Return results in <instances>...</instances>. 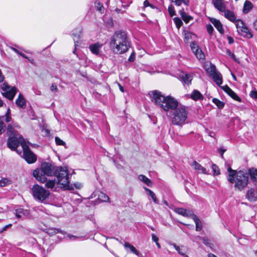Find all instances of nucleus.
<instances>
[{"mask_svg": "<svg viewBox=\"0 0 257 257\" xmlns=\"http://www.w3.org/2000/svg\"><path fill=\"white\" fill-rule=\"evenodd\" d=\"M109 47L115 54L126 53L131 47V42L126 32L121 30L116 31L110 38Z\"/></svg>", "mask_w": 257, "mask_h": 257, "instance_id": "f257e3e1", "label": "nucleus"}, {"mask_svg": "<svg viewBox=\"0 0 257 257\" xmlns=\"http://www.w3.org/2000/svg\"><path fill=\"white\" fill-rule=\"evenodd\" d=\"M152 101L158 107L165 111L175 110L178 106V101L170 96H165L158 90H154L149 93Z\"/></svg>", "mask_w": 257, "mask_h": 257, "instance_id": "f03ea898", "label": "nucleus"}, {"mask_svg": "<svg viewBox=\"0 0 257 257\" xmlns=\"http://www.w3.org/2000/svg\"><path fill=\"white\" fill-rule=\"evenodd\" d=\"M228 175L227 180L231 183H234V187L239 191L243 190L248 182V175L243 171L236 172L232 170L230 166H228Z\"/></svg>", "mask_w": 257, "mask_h": 257, "instance_id": "7ed1b4c3", "label": "nucleus"}, {"mask_svg": "<svg viewBox=\"0 0 257 257\" xmlns=\"http://www.w3.org/2000/svg\"><path fill=\"white\" fill-rule=\"evenodd\" d=\"M13 126L18 127V125L14 123L13 125L9 123L7 126V134L9 136L7 145H34L24 139Z\"/></svg>", "mask_w": 257, "mask_h": 257, "instance_id": "20e7f679", "label": "nucleus"}, {"mask_svg": "<svg viewBox=\"0 0 257 257\" xmlns=\"http://www.w3.org/2000/svg\"><path fill=\"white\" fill-rule=\"evenodd\" d=\"M54 175L57 177V184L60 185V187L68 190L71 189L69 185L70 175L66 167H57Z\"/></svg>", "mask_w": 257, "mask_h": 257, "instance_id": "39448f33", "label": "nucleus"}, {"mask_svg": "<svg viewBox=\"0 0 257 257\" xmlns=\"http://www.w3.org/2000/svg\"><path fill=\"white\" fill-rule=\"evenodd\" d=\"M13 151H16L19 155L23 154L24 159L29 163L32 164L37 160L36 156L30 151L29 146H8Z\"/></svg>", "mask_w": 257, "mask_h": 257, "instance_id": "423d86ee", "label": "nucleus"}, {"mask_svg": "<svg viewBox=\"0 0 257 257\" xmlns=\"http://www.w3.org/2000/svg\"><path fill=\"white\" fill-rule=\"evenodd\" d=\"M188 112L185 106L177 107L174 112L172 122L175 125H181L185 123Z\"/></svg>", "mask_w": 257, "mask_h": 257, "instance_id": "0eeeda50", "label": "nucleus"}, {"mask_svg": "<svg viewBox=\"0 0 257 257\" xmlns=\"http://www.w3.org/2000/svg\"><path fill=\"white\" fill-rule=\"evenodd\" d=\"M32 192L34 198L41 202H44L46 199H48L50 194L49 191L38 184L34 185L33 186Z\"/></svg>", "mask_w": 257, "mask_h": 257, "instance_id": "6e6552de", "label": "nucleus"}, {"mask_svg": "<svg viewBox=\"0 0 257 257\" xmlns=\"http://www.w3.org/2000/svg\"><path fill=\"white\" fill-rule=\"evenodd\" d=\"M33 176L40 182L45 183V186L47 188L53 189L56 185V181L55 180H47V178L45 175L41 174L40 171L37 169L35 170L33 173Z\"/></svg>", "mask_w": 257, "mask_h": 257, "instance_id": "1a4fd4ad", "label": "nucleus"}, {"mask_svg": "<svg viewBox=\"0 0 257 257\" xmlns=\"http://www.w3.org/2000/svg\"><path fill=\"white\" fill-rule=\"evenodd\" d=\"M206 70L217 85L220 86V85L222 84L223 82L222 75L221 73L216 70V67L214 64H211L206 69Z\"/></svg>", "mask_w": 257, "mask_h": 257, "instance_id": "9d476101", "label": "nucleus"}, {"mask_svg": "<svg viewBox=\"0 0 257 257\" xmlns=\"http://www.w3.org/2000/svg\"><path fill=\"white\" fill-rule=\"evenodd\" d=\"M1 91L3 95L10 100L13 99L17 92L15 87H11L7 83H4L1 85Z\"/></svg>", "mask_w": 257, "mask_h": 257, "instance_id": "9b49d317", "label": "nucleus"}, {"mask_svg": "<svg viewBox=\"0 0 257 257\" xmlns=\"http://www.w3.org/2000/svg\"><path fill=\"white\" fill-rule=\"evenodd\" d=\"M235 22L237 32L240 35L248 38H252L253 35L249 31L248 28L245 25L242 20L240 19L236 20Z\"/></svg>", "mask_w": 257, "mask_h": 257, "instance_id": "f8f14e48", "label": "nucleus"}, {"mask_svg": "<svg viewBox=\"0 0 257 257\" xmlns=\"http://www.w3.org/2000/svg\"><path fill=\"white\" fill-rule=\"evenodd\" d=\"M39 170L40 171L41 174L45 176L47 175L48 176L54 175L56 171L55 166L48 162H44L42 163L41 168Z\"/></svg>", "mask_w": 257, "mask_h": 257, "instance_id": "ddd939ff", "label": "nucleus"}, {"mask_svg": "<svg viewBox=\"0 0 257 257\" xmlns=\"http://www.w3.org/2000/svg\"><path fill=\"white\" fill-rule=\"evenodd\" d=\"M14 213L18 219L24 220L29 217L30 212L27 209L19 208L15 210Z\"/></svg>", "mask_w": 257, "mask_h": 257, "instance_id": "4468645a", "label": "nucleus"}, {"mask_svg": "<svg viewBox=\"0 0 257 257\" xmlns=\"http://www.w3.org/2000/svg\"><path fill=\"white\" fill-rule=\"evenodd\" d=\"M180 79L182 83L187 85L191 84L193 75L188 73H182L179 75Z\"/></svg>", "mask_w": 257, "mask_h": 257, "instance_id": "2eb2a0df", "label": "nucleus"}, {"mask_svg": "<svg viewBox=\"0 0 257 257\" xmlns=\"http://www.w3.org/2000/svg\"><path fill=\"white\" fill-rule=\"evenodd\" d=\"M246 198L251 201L254 202L257 200V188H251L246 193Z\"/></svg>", "mask_w": 257, "mask_h": 257, "instance_id": "dca6fc26", "label": "nucleus"}, {"mask_svg": "<svg viewBox=\"0 0 257 257\" xmlns=\"http://www.w3.org/2000/svg\"><path fill=\"white\" fill-rule=\"evenodd\" d=\"M82 29L80 28H77L74 29L72 31V36L73 38V41L74 42L75 46H77V43H78V40L82 36Z\"/></svg>", "mask_w": 257, "mask_h": 257, "instance_id": "f3484780", "label": "nucleus"}, {"mask_svg": "<svg viewBox=\"0 0 257 257\" xmlns=\"http://www.w3.org/2000/svg\"><path fill=\"white\" fill-rule=\"evenodd\" d=\"M175 211L178 214L182 215L183 216L190 217L192 219L193 216L195 215L192 211L183 208H177L175 209Z\"/></svg>", "mask_w": 257, "mask_h": 257, "instance_id": "a211bd4d", "label": "nucleus"}, {"mask_svg": "<svg viewBox=\"0 0 257 257\" xmlns=\"http://www.w3.org/2000/svg\"><path fill=\"white\" fill-rule=\"evenodd\" d=\"M102 44L100 43H96L90 45L89 47V49L92 53L97 55L99 54L100 49L102 48Z\"/></svg>", "mask_w": 257, "mask_h": 257, "instance_id": "6ab92c4d", "label": "nucleus"}, {"mask_svg": "<svg viewBox=\"0 0 257 257\" xmlns=\"http://www.w3.org/2000/svg\"><path fill=\"white\" fill-rule=\"evenodd\" d=\"M210 21L214 26L216 29L221 34H223L224 33L223 26L219 20L215 18H210Z\"/></svg>", "mask_w": 257, "mask_h": 257, "instance_id": "aec40b11", "label": "nucleus"}, {"mask_svg": "<svg viewBox=\"0 0 257 257\" xmlns=\"http://www.w3.org/2000/svg\"><path fill=\"white\" fill-rule=\"evenodd\" d=\"M190 165L193 168V169L199 172L202 173L204 174H208V173L206 169L202 167L200 164L197 163L196 161H194L192 163L190 164Z\"/></svg>", "mask_w": 257, "mask_h": 257, "instance_id": "412c9836", "label": "nucleus"}, {"mask_svg": "<svg viewBox=\"0 0 257 257\" xmlns=\"http://www.w3.org/2000/svg\"><path fill=\"white\" fill-rule=\"evenodd\" d=\"M212 3L214 7L219 11L224 13L226 11L225 5L222 2L218 1L217 0H212Z\"/></svg>", "mask_w": 257, "mask_h": 257, "instance_id": "4be33fe9", "label": "nucleus"}, {"mask_svg": "<svg viewBox=\"0 0 257 257\" xmlns=\"http://www.w3.org/2000/svg\"><path fill=\"white\" fill-rule=\"evenodd\" d=\"M16 104L21 108H25L26 106V100L21 93H20L18 98L16 100Z\"/></svg>", "mask_w": 257, "mask_h": 257, "instance_id": "5701e85b", "label": "nucleus"}, {"mask_svg": "<svg viewBox=\"0 0 257 257\" xmlns=\"http://www.w3.org/2000/svg\"><path fill=\"white\" fill-rule=\"evenodd\" d=\"M190 98L195 101L202 100L203 95L197 90H194L190 95Z\"/></svg>", "mask_w": 257, "mask_h": 257, "instance_id": "b1692460", "label": "nucleus"}, {"mask_svg": "<svg viewBox=\"0 0 257 257\" xmlns=\"http://www.w3.org/2000/svg\"><path fill=\"white\" fill-rule=\"evenodd\" d=\"M224 17L232 22H235L236 21V17L232 11L227 10L224 13Z\"/></svg>", "mask_w": 257, "mask_h": 257, "instance_id": "393cba45", "label": "nucleus"}, {"mask_svg": "<svg viewBox=\"0 0 257 257\" xmlns=\"http://www.w3.org/2000/svg\"><path fill=\"white\" fill-rule=\"evenodd\" d=\"M172 245L175 247V248L177 250L178 253L181 255L185 256L188 257V256L186 254V248L184 246H178L175 243H173Z\"/></svg>", "mask_w": 257, "mask_h": 257, "instance_id": "a878e982", "label": "nucleus"}, {"mask_svg": "<svg viewBox=\"0 0 257 257\" xmlns=\"http://www.w3.org/2000/svg\"><path fill=\"white\" fill-rule=\"evenodd\" d=\"M180 15L181 16L183 20L186 23H188L191 20L193 19V18L190 16L188 15L184 11L183 9H182L179 11Z\"/></svg>", "mask_w": 257, "mask_h": 257, "instance_id": "bb28decb", "label": "nucleus"}, {"mask_svg": "<svg viewBox=\"0 0 257 257\" xmlns=\"http://www.w3.org/2000/svg\"><path fill=\"white\" fill-rule=\"evenodd\" d=\"M123 246L126 250L127 248H129L130 249V251L132 252L133 253L136 254L138 256L139 255V252L133 245L130 244L128 242H125L124 244H123Z\"/></svg>", "mask_w": 257, "mask_h": 257, "instance_id": "cd10ccee", "label": "nucleus"}, {"mask_svg": "<svg viewBox=\"0 0 257 257\" xmlns=\"http://www.w3.org/2000/svg\"><path fill=\"white\" fill-rule=\"evenodd\" d=\"M193 219L195 223L196 230L197 231H200L202 228V225L201 221L196 215L193 216Z\"/></svg>", "mask_w": 257, "mask_h": 257, "instance_id": "c85d7f7f", "label": "nucleus"}, {"mask_svg": "<svg viewBox=\"0 0 257 257\" xmlns=\"http://www.w3.org/2000/svg\"><path fill=\"white\" fill-rule=\"evenodd\" d=\"M139 179L143 182L144 183L147 184L148 186H151L152 185V183L151 180L147 178L144 175H140L138 177Z\"/></svg>", "mask_w": 257, "mask_h": 257, "instance_id": "c756f323", "label": "nucleus"}, {"mask_svg": "<svg viewBox=\"0 0 257 257\" xmlns=\"http://www.w3.org/2000/svg\"><path fill=\"white\" fill-rule=\"evenodd\" d=\"M144 189L148 192V195H150L151 197L154 202L156 204H159V200L157 199L155 194L152 190L146 187H144Z\"/></svg>", "mask_w": 257, "mask_h": 257, "instance_id": "7c9ffc66", "label": "nucleus"}, {"mask_svg": "<svg viewBox=\"0 0 257 257\" xmlns=\"http://www.w3.org/2000/svg\"><path fill=\"white\" fill-rule=\"evenodd\" d=\"M172 3L175 4L177 6H180L183 4L186 6H188L189 5V0H170Z\"/></svg>", "mask_w": 257, "mask_h": 257, "instance_id": "2f4dec72", "label": "nucleus"}, {"mask_svg": "<svg viewBox=\"0 0 257 257\" xmlns=\"http://www.w3.org/2000/svg\"><path fill=\"white\" fill-rule=\"evenodd\" d=\"M252 8V5L249 1H246L244 4L243 11L244 13H247Z\"/></svg>", "mask_w": 257, "mask_h": 257, "instance_id": "473e14b6", "label": "nucleus"}, {"mask_svg": "<svg viewBox=\"0 0 257 257\" xmlns=\"http://www.w3.org/2000/svg\"><path fill=\"white\" fill-rule=\"evenodd\" d=\"M98 199L101 202H109V197L103 192H100L98 195Z\"/></svg>", "mask_w": 257, "mask_h": 257, "instance_id": "72a5a7b5", "label": "nucleus"}, {"mask_svg": "<svg viewBox=\"0 0 257 257\" xmlns=\"http://www.w3.org/2000/svg\"><path fill=\"white\" fill-rule=\"evenodd\" d=\"M212 102L218 107L219 109H222L224 106L225 103L221 101L218 99L214 98L212 99Z\"/></svg>", "mask_w": 257, "mask_h": 257, "instance_id": "f704fd0d", "label": "nucleus"}, {"mask_svg": "<svg viewBox=\"0 0 257 257\" xmlns=\"http://www.w3.org/2000/svg\"><path fill=\"white\" fill-rule=\"evenodd\" d=\"M227 94L233 99L238 102H241V98L232 89Z\"/></svg>", "mask_w": 257, "mask_h": 257, "instance_id": "c9c22d12", "label": "nucleus"}, {"mask_svg": "<svg viewBox=\"0 0 257 257\" xmlns=\"http://www.w3.org/2000/svg\"><path fill=\"white\" fill-rule=\"evenodd\" d=\"M194 53L199 59H203L205 58V55L200 48L196 49V52Z\"/></svg>", "mask_w": 257, "mask_h": 257, "instance_id": "e433bc0d", "label": "nucleus"}, {"mask_svg": "<svg viewBox=\"0 0 257 257\" xmlns=\"http://www.w3.org/2000/svg\"><path fill=\"white\" fill-rule=\"evenodd\" d=\"M11 183V181L9 179L4 178L0 180V186L1 187H5Z\"/></svg>", "mask_w": 257, "mask_h": 257, "instance_id": "4c0bfd02", "label": "nucleus"}, {"mask_svg": "<svg viewBox=\"0 0 257 257\" xmlns=\"http://www.w3.org/2000/svg\"><path fill=\"white\" fill-rule=\"evenodd\" d=\"M174 22L178 29H179L182 25L183 23L181 20L178 17H175L173 19Z\"/></svg>", "mask_w": 257, "mask_h": 257, "instance_id": "58836bf2", "label": "nucleus"}, {"mask_svg": "<svg viewBox=\"0 0 257 257\" xmlns=\"http://www.w3.org/2000/svg\"><path fill=\"white\" fill-rule=\"evenodd\" d=\"M168 12L170 17H172L176 15V12L175 11L174 7L170 5L168 7Z\"/></svg>", "mask_w": 257, "mask_h": 257, "instance_id": "ea45409f", "label": "nucleus"}, {"mask_svg": "<svg viewBox=\"0 0 257 257\" xmlns=\"http://www.w3.org/2000/svg\"><path fill=\"white\" fill-rule=\"evenodd\" d=\"M211 168L213 171V174L214 175H217L220 174L219 168L218 167V166L216 165H215L214 164H212V166H211Z\"/></svg>", "mask_w": 257, "mask_h": 257, "instance_id": "a19ab883", "label": "nucleus"}, {"mask_svg": "<svg viewBox=\"0 0 257 257\" xmlns=\"http://www.w3.org/2000/svg\"><path fill=\"white\" fill-rule=\"evenodd\" d=\"M226 54L229 56L234 61L238 62V60L236 59L234 54L231 52V51H230L229 49L226 50Z\"/></svg>", "mask_w": 257, "mask_h": 257, "instance_id": "79ce46f5", "label": "nucleus"}, {"mask_svg": "<svg viewBox=\"0 0 257 257\" xmlns=\"http://www.w3.org/2000/svg\"><path fill=\"white\" fill-rule=\"evenodd\" d=\"M190 47L193 53L196 52V49H199V47L196 42H192L190 44Z\"/></svg>", "mask_w": 257, "mask_h": 257, "instance_id": "37998d69", "label": "nucleus"}, {"mask_svg": "<svg viewBox=\"0 0 257 257\" xmlns=\"http://www.w3.org/2000/svg\"><path fill=\"white\" fill-rule=\"evenodd\" d=\"M60 232H61V231L60 229L55 228L49 229L48 231V233L51 235L56 234Z\"/></svg>", "mask_w": 257, "mask_h": 257, "instance_id": "c03bdc74", "label": "nucleus"}, {"mask_svg": "<svg viewBox=\"0 0 257 257\" xmlns=\"http://www.w3.org/2000/svg\"><path fill=\"white\" fill-rule=\"evenodd\" d=\"M184 40L188 41L192 38V33L188 31H184Z\"/></svg>", "mask_w": 257, "mask_h": 257, "instance_id": "a18cd8bd", "label": "nucleus"}, {"mask_svg": "<svg viewBox=\"0 0 257 257\" xmlns=\"http://www.w3.org/2000/svg\"><path fill=\"white\" fill-rule=\"evenodd\" d=\"M206 29L208 34L211 36L214 31V28L210 24H208L206 25Z\"/></svg>", "mask_w": 257, "mask_h": 257, "instance_id": "49530a36", "label": "nucleus"}, {"mask_svg": "<svg viewBox=\"0 0 257 257\" xmlns=\"http://www.w3.org/2000/svg\"><path fill=\"white\" fill-rule=\"evenodd\" d=\"M4 117H5V120L7 122H9L11 121V120H12V117H11V115H6V114L5 116H0V120L4 118Z\"/></svg>", "mask_w": 257, "mask_h": 257, "instance_id": "de8ad7c7", "label": "nucleus"}, {"mask_svg": "<svg viewBox=\"0 0 257 257\" xmlns=\"http://www.w3.org/2000/svg\"><path fill=\"white\" fill-rule=\"evenodd\" d=\"M55 140L56 145H65V142L58 137H56Z\"/></svg>", "mask_w": 257, "mask_h": 257, "instance_id": "09e8293b", "label": "nucleus"}, {"mask_svg": "<svg viewBox=\"0 0 257 257\" xmlns=\"http://www.w3.org/2000/svg\"><path fill=\"white\" fill-rule=\"evenodd\" d=\"M5 126L6 125L4 122L2 120H0V135L5 132Z\"/></svg>", "mask_w": 257, "mask_h": 257, "instance_id": "8fccbe9b", "label": "nucleus"}, {"mask_svg": "<svg viewBox=\"0 0 257 257\" xmlns=\"http://www.w3.org/2000/svg\"><path fill=\"white\" fill-rule=\"evenodd\" d=\"M12 49L13 50V51H14L15 52H16L17 53H18V54H19L20 56H21L22 57L24 58H27V57L26 56V55H25L24 53L21 52L20 51H19L18 50H17V49L16 48H12Z\"/></svg>", "mask_w": 257, "mask_h": 257, "instance_id": "3c124183", "label": "nucleus"}, {"mask_svg": "<svg viewBox=\"0 0 257 257\" xmlns=\"http://www.w3.org/2000/svg\"><path fill=\"white\" fill-rule=\"evenodd\" d=\"M218 150L219 154H220L221 157L223 158V154L226 151V149L224 147H220L219 149H218Z\"/></svg>", "mask_w": 257, "mask_h": 257, "instance_id": "603ef678", "label": "nucleus"}, {"mask_svg": "<svg viewBox=\"0 0 257 257\" xmlns=\"http://www.w3.org/2000/svg\"><path fill=\"white\" fill-rule=\"evenodd\" d=\"M50 90L52 92H57L58 91V88L57 87V85L55 83H53L51 87H50Z\"/></svg>", "mask_w": 257, "mask_h": 257, "instance_id": "864d4df0", "label": "nucleus"}, {"mask_svg": "<svg viewBox=\"0 0 257 257\" xmlns=\"http://www.w3.org/2000/svg\"><path fill=\"white\" fill-rule=\"evenodd\" d=\"M220 87L226 93H228V92L231 89L227 85Z\"/></svg>", "mask_w": 257, "mask_h": 257, "instance_id": "5fc2aeb1", "label": "nucleus"}, {"mask_svg": "<svg viewBox=\"0 0 257 257\" xmlns=\"http://www.w3.org/2000/svg\"><path fill=\"white\" fill-rule=\"evenodd\" d=\"M12 226V224H9L6 226H5L3 228L0 229V233H2L5 231H6L8 228Z\"/></svg>", "mask_w": 257, "mask_h": 257, "instance_id": "6e6d98bb", "label": "nucleus"}, {"mask_svg": "<svg viewBox=\"0 0 257 257\" xmlns=\"http://www.w3.org/2000/svg\"><path fill=\"white\" fill-rule=\"evenodd\" d=\"M135 60V54L134 52H133L130 57L128 59V61L130 62H134Z\"/></svg>", "mask_w": 257, "mask_h": 257, "instance_id": "4d7b16f0", "label": "nucleus"}, {"mask_svg": "<svg viewBox=\"0 0 257 257\" xmlns=\"http://www.w3.org/2000/svg\"><path fill=\"white\" fill-rule=\"evenodd\" d=\"M250 95L251 97L257 99V91H251Z\"/></svg>", "mask_w": 257, "mask_h": 257, "instance_id": "13d9d810", "label": "nucleus"}, {"mask_svg": "<svg viewBox=\"0 0 257 257\" xmlns=\"http://www.w3.org/2000/svg\"><path fill=\"white\" fill-rule=\"evenodd\" d=\"M203 242L204 244L206 245H209V239L206 237H203L202 238Z\"/></svg>", "mask_w": 257, "mask_h": 257, "instance_id": "bf43d9fd", "label": "nucleus"}, {"mask_svg": "<svg viewBox=\"0 0 257 257\" xmlns=\"http://www.w3.org/2000/svg\"><path fill=\"white\" fill-rule=\"evenodd\" d=\"M152 238L153 241L157 242L159 240V238L154 234H152Z\"/></svg>", "mask_w": 257, "mask_h": 257, "instance_id": "052dcab7", "label": "nucleus"}, {"mask_svg": "<svg viewBox=\"0 0 257 257\" xmlns=\"http://www.w3.org/2000/svg\"><path fill=\"white\" fill-rule=\"evenodd\" d=\"M5 76L3 74L1 70L0 69V83L3 82L4 81Z\"/></svg>", "mask_w": 257, "mask_h": 257, "instance_id": "680f3d73", "label": "nucleus"}, {"mask_svg": "<svg viewBox=\"0 0 257 257\" xmlns=\"http://www.w3.org/2000/svg\"><path fill=\"white\" fill-rule=\"evenodd\" d=\"M39 249L41 250V252L43 254V255H44V256H45L46 254L45 252V248L44 247H41L40 245H39Z\"/></svg>", "mask_w": 257, "mask_h": 257, "instance_id": "e2e57ef3", "label": "nucleus"}, {"mask_svg": "<svg viewBox=\"0 0 257 257\" xmlns=\"http://www.w3.org/2000/svg\"><path fill=\"white\" fill-rule=\"evenodd\" d=\"M227 39L228 41V43L229 44H231L234 42V40L231 37H230V36L228 37Z\"/></svg>", "mask_w": 257, "mask_h": 257, "instance_id": "0e129e2a", "label": "nucleus"}, {"mask_svg": "<svg viewBox=\"0 0 257 257\" xmlns=\"http://www.w3.org/2000/svg\"><path fill=\"white\" fill-rule=\"evenodd\" d=\"M144 7H148V6H151V7H152V5H150L149 1H147V0H146L144 2Z\"/></svg>", "mask_w": 257, "mask_h": 257, "instance_id": "69168bd1", "label": "nucleus"}, {"mask_svg": "<svg viewBox=\"0 0 257 257\" xmlns=\"http://www.w3.org/2000/svg\"><path fill=\"white\" fill-rule=\"evenodd\" d=\"M74 185L75 186V187L78 189H80L82 187V184L79 183H75Z\"/></svg>", "mask_w": 257, "mask_h": 257, "instance_id": "338daca9", "label": "nucleus"}, {"mask_svg": "<svg viewBox=\"0 0 257 257\" xmlns=\"http://www.w3.org/2000/svg\"><path fill=\"white\" fill-rule=\"evenodd\" d=\"M254 29L257 31V19L254 22L253 24Z\"/></svg>", "mask_w": 257, "mask_h": 257, "instance_id": "774afa93", "label": "nucleus"}]
</instances>
